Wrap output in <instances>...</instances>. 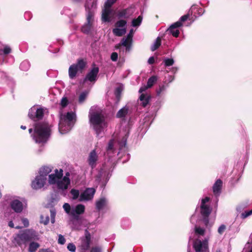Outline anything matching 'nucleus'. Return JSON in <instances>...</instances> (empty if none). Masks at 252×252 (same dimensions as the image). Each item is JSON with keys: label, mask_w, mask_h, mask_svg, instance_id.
<instances>
[{"label": "nucleus", "mask_w": 252, "mask_h": 252, "mask_svg": "<svg viewBox=\"0 0 252 252\" xmlns=\"http://www.w3.org/2000/svg\"><path fill=\"white\" fill-rule=\"evenodd\" d=\"M51 129L46 123H37L34 125L33 139L36 143H46L50 136Z\"/></svg>", "instance_id": "1"}, {"label": "nucleus", "mask_w": 252, "mask_h": 252, "mask_svg": "<svg viewBox=\"0 0 252 252\" xmlns=\"http://www.w3.org/2000/svg\"><path fill=\"white\" fill-rule=\"evenodd\" d=\"M76 121L75 114L67 112L66 115H62L59 124V130L61 134L69 132L73 127Z\"/></svg>", "instance_id": "2"}, {"label": "nucleus", "mask_w": 252, "mask_h": 252, "mask_svg": "<svg viewBox=\"0 0 252 252\" xmlns=\"http://www.w3.org/2000/svg\"><path fill=\"white\" fill-rule=\"evenodd\" d=\"M37 237L36 232L32 229H25L20 231L14 237L13 243L20 247L23 245H26L27 243L35 240Z\"/></svg>", "instance_id": "3"}, {"label": "nucleus", "mask_w": 252, "mask_h": 252, "mask_svg": "<svg viewBox=\"0 0 252 252\" xmlns=\"http://www.w3.org/2000/svg\"><path fill=\"white\" fill-rule=\"evenodd\" d=\"M91 243V235L86 229L85 232V237L81 238V243L79 248L81 252H86L90 248Z\"/></svg>", "instance_id": "4"}, {"label": "nucleus", "mask_w": 252, "mask_h": 252, "mask_svg": "<svg viewBox=\"0 0 252 252\" xmlns=\"http://www.w3.org/2000/svg\"><path fill=\"white\" fill-rule=\"evenodd\" d=\"M193 248L195 252H209L208 242L206 239L203 241L196 239L193 242Z\"/></svg>", "instance_id": "5"}, {"label": "nucleus", "mask_w": 252, "mask_h": 252, "mask_svg": "<svg viewBox=\"0 0 252 252\" xmlns=\"http://www.w3.org/2000/svg\"><path fill=\"white\" fill-rule=\"evenodd\" d=\"M28 116L33 121H37L42 119L44 116V111L41 108H38L32 107L29 110Z\"/></svg>", "instance_id": "6"}, {"label": "nucleus", "mask_w": 252, "mask_h": 252, "mask_svg": "<svg viewBox=\"0 0 252 252\" xmlns=\"http://www.w3.org/2000/svg\"><path fill=\"white\" fill-rule=\"evenodd\" d=\"M92 66L91 70L86 74L84 81H89L91 82H95L96 81L99 69L94 63H93Z\"/></svg>", "instance_id": "7"}, {"label": "nucleus", "mask_w": 252, "mask_h": 252, "mask_svg": "<svg viewBox=\"0 0 252 252\" xmlns=\"http://www.w3.org/2000/svg\"><path fill=\"white\" fill-rule=\"evenodd\" d=\"M90 122L93 125H100L105 121L103 114L98 112H93L89 115Z\"/></svg>", "instance_id": "8"}, {"label": "nucleus", "mask_w": 252, "mask_h": 252, "mask_svg": "<svg viewBox=\"0 0 252 252\" xmlns=\"http://www.w3.org/2000/svg\"><path fill=\"white\" fill-rule=\"evenodd\" d=\"M133 9L128 7L126 8L121 9L116 11V17L118 19L126 20L129 19L133 14Z\"/></svg>", "instance_id": "9"}, {"label": "nucleus", "mask_w": 252, "mask_h": 252, "mask_svg": "<svg viewBox=\"0 0 252 252\" xmlns=\"http://www.w3.org/2000/svg\"><path fill=\"white\" fill-rule=\"evenodd\" d=\"M95 192V189L93 188H87L80 195V201H88L92 200Z\"/></svg>", "instance_id": "10"}, {"label": "nucleus", "mask_w": 252, "mask_h": 252, "mask_svg": "<svg viewBox=\"0 0 252 252\" xmlns=\"http://www.w3.org/2000/svg\"><path fill=\"white\" fill-rule=\"evenodd\" d=\"M47 178H44L40 175L36 176L32 182V188L34 189H38L43 188L46 183Z\"/></svg>", "instance_id": "11"}, {"label": "nucleus", "mask_w": 252, "mask_h": 252, "mask_svg": "<svg viewBox=\"0 0 252 252\" xmlns=\"http://www.w3.org/2000/svg\"><path fill=\"white\" fill-rule=\"evenodd\" d=\"M157 81L158 77L157 76L153 75L150 77L148 80L147 85H144L140 88L139 90V93H142L147 89L152 88Z\"/></svg>", "instance_id": "12"}, {"label": "nucleus", "mask_w": 252, "mask_h": 252, "mask_svg": "<svg viewBox=\"0 0 252 252\" xmlns=\"http://www.w3.org/2000/svg\"><path fill=\"white\" fill-rule=\"evenodd\" d=\"M182 26V24L180 22H176L170 26L167 31L174 37H177L180 33V31L177 28Z\"/></svg>", "instance_id": "13"}, {"label": "nucleus", "mask_w": 252, "mask_h": 252, "mask_svg": "<svg viewBox=\"0 0 252 252\" xmlns=\"http://www.w3.org/2000/svg\"><path fill=\"white\" fill-rule=\"evenodd\" d=\"M98 160V156L96 153L95 150H93L89 154L88 161L89 165L92 169L96 166V162Z\"/></svg>", "instance_id": "14"}, {"label": "nucleus", "mask_w": 252, "mask_h": 252, "mask_svg": "<svg viewBox=\"0 0 252 252\" xmlns=\"http://www.w3.org/2000/svg\"><path fill=\"white\" fill-rule=\"evenodd\" d=\"M11 208L16 213H21L23 210V204L21 201L19 200L15 199L10 203Z\"/></svg>", "instance_id": "15"}, {"label": "nucleus", "mask_w": 252, "mask_h": 252, "mask_svg": "<svg viewBox=\"0 0 252 252\" xmlns=\"http://www.w3.org/2000/svg\"><path fill=\"white\" fill-rule=\"evenodd\" d=\"M63 176V170H60L59 174H51L49 175L48 182L51 185L57 184L59 179H61Z\"/></svg>", "instance_id": "16"}, {"label": "nucleus", "mask_w": 252, "mask_h": 252, "mask_svg": "<svg viewBox=\"0 0 252 252\" xmlns=\"http://www.w3.org/2000/svg\"><path fill=\"white\" fill-rule=\"evenodd\" d=\"M70 184V179L67 178L66 177H63L62 180L58 181L57 185L59 189H66Z\"/></svg>", "instance_id": "17"}, {"label": "nucleus", "mask_w": 252, "mask_h": 252, "mask_svg": "<svg viewBox=\"0 0 252 252\" xmlns=\"http://www.w3.org/2000/svg\"><path fill=\"white\" fill-rule=\"evenodd\" d=\"M222 186V181L220 179H218L213 187V193L216 196L220 194Z\"/></svg>", "instance_id": "18"}, {"label": "nucleus", "mask_w": 252, "mask_h": 252, "mask_svg": "<svg viewBox=\"0 0 252 252\" xmlns=\"http://www.w3.org/2000/svg\"><path fill=\"white\" fill-rule=\"evenodd\" d=\"M112 12V10L110 8H108L104 6V8L102 12V20L105 22H110L111 21L109 15Z\"/></svg>", "instance_id": "19"}, {"label": "nucleus", "mask_w": 252, "mask_h": 252, "mask_svg": "<svg viewBox=\"0 0 252 252\" xmlns=\"http://www.w3.org/2000/svg\"><path fill=\"white\" fill-rule=\"evenodd\" d=\"M53 167L48 166H43L41 167L39 171V175L44 178H47L46 176L52 171Z\"/></svg>", "instance_id": "20"}, {"label": "nucleus", "mask_w": 252, "mask_h": 252, "mask_svg": "<svg viewBox=\"0 0 252 252\" xmlns=\"http://www.w3.org/2000/svg\"><path fill=\"white\" fill-rule=\"evenodd\" d=\"M200 213L202 216L209 217L211 213V209L209 206H200Z\"/></svg>", "instance_id": "21"}, {"label": "nucleus", "mask_w": 252, "mask_h": 252, "mask_svg": "<svg viewBox=\"0 0 252 252\" xmlns=\"http://www.w3.org/2000/svg\"><path fill=\"white\" fill-rule=\"evenodd\" d=\"M79 70L76 68V66L72 64L68 69V74L70 79H73L76 75Z\"/></svg>", "instance_id": "22"}, {"label": "nucleus", "mask_w": 252, "mask_h": 252, "mask_svg": "<svg viewBox=\"0 0 252 252\" xmlns=\"http://www.w3.org/2000/svg\"><path fill=\"white\" fill-rule=\"evenodd\" d=\"M151 95H140L139 99L141 101V105L143 107H146L149 103Z\"/></svg>", "instance_id": "23"}, {"label": "nucleus", "mask_w": 252, "mask_h": 252, "mask_svg": "<svg viewBox=\"0 0 252 252\" xmlns=\"http://www.w3.org/2000/svg\"><path fill=\"white\" fill-rule=\"evenodd\" d=\"M73 64L75 65V66H76V68L79 70H82L85 68L87 64V63L83 59H79L77 60V63H74Z\"/></svg>", "instance_id": "24"}, {"label": "nucleus", "mask_w": 252, "mask_h": 252, "mask_svg": "<svg viewBox=\"0 0 252 252\" xmlns=\"http://www.w3.org/2000/svg\"><path fill=\"white\" fill-rule=\"evenodd\" d=\"M112 32L115 35L117 36H122L126 33V30L125 28L119 29V28L116 27L113 29Z\"/></svg>", "instance_id": "25"}, {"label": "nucleus", "mask_w": 252, "mask_h": 252, "mask_svg": "<svg viewBox=\"0 0 252 252\" xmlns=\"http://www.w3.org/2000/svg\"><path fill=\"white\" fill-rule=\"evenodd\" d=\"M128 109L124 107L119 110L116 114V116L117 118H122L125 117L127 114L128 113Z\"/></svg>", "instance_id": "26"}, {"label": "nucleus", "mask_w": 252, "mask_h": 252, "mask_svg": "<svg viewBox=\"0 0 252 252\" xmlns=\"http://www.w3.org/2000/svg\"><path fill=\"white\" fill-rule=\"evenodd\" d=\"M39 247L40 245L39 243L35 242H32L29 244L28 251L29 252H35Z\"/></svg>", "instance_id": "27"}, {"label": "nucleus", "mask_w": 252, "mask_h": 252, "mask_svg": "<svg viewBox=\"0 0 252 252\" xmlns=\"http://www.w3.org/2000/svg\"><path fill=\"white\" fill-rule=\"evenodd\" d=\"M71 211L79 215L82 214L85 212V206L82 204H78L75 207V209L72 210Z\"/></svg>", "instance_id": "28"}, {"label": "nucleus", "mask_w": 252, "mask_h": 252, "mask_svg": "<svg viewBox=\"0 0 252 252\" xmlns=\"http://www.w3.org/2000/svg\"><path fill=\"white\" fill-rule=\"evenodd\" d=\"M106 199L101 198L96 202V208L98 210L102 209L106 205Z\"/></svg>", "instance_id": "29"}, {"label": "nucleus", "mask_w": 252, "mask_h": 252, "mask_svg": "<svg viewBox=\"0 0 252 252\" xmlns=\"http://www.w3.org/2000/svg\"><path fill=\"white\" fill-rule=\"evenodd\" d=\"M161 39L160 37H158L154 44L151 46V50L152 51H155L157 50L161 45Z\"/></svg>", "instance_id": "30"}, {"label": "nucleus", "mask_w": 252, "mask_h": 252, "mask_svg": "<svg viewBox=\"0 0 252 252\" xmlns=\"http://www.w3.org/2000/svg\"><path fill=\"white\" fill-rule=\"evenodd\" d=\"M92 28V24L86 23L81 28V31L84 33L88 34Z\"/></svg>", "instance_id": "31"}, {"label": "nucleus", "mask_w": 252, "mask_h": 252, "mask_svg": "<svg viewBox=\"0 0 252 252\" xmlns=\"http://www.w3.org/2000/svg\"><path fill=\"white\" fill-rule=\"evenodd\" d=\"M143 17L139 15L136 19H134L132 21V25L133 27H137L140 26L142 21Z\"/></svg>", "instance_id": "32"}, {"label": "nucleus", "mask_w": 252, "mask_h": 252, "mask_svg": "<svg viewBox=\"0 0 252 252\" xmlns=\"http://www.w3.org/2000/svg\"><path fill=\"white\" fill-rule=\"evenodd\" d=\"M126 20L124 19H119L115 24L116 28H124L126 25Z\"/></svg>", "instance_id": "33"}, {"label": "nucleus", "mask_w": 252, "mask_h": 252, "mask_svg": "<svg viewBox=\"0 0 252 252\" xmlns=\"http://www.w3.org/2000/svg\"><path fill=\"white\" fill-rule=\"evenodd\" d=\"M49 217L48 215L44 216V215H41L40 216V223H43L44 225H47L49 222Z\"/></svg>", "instance_id": "34"}, {"label": "nucleus", "mask_w": 252, "mask_h": 252, "mask_svg": "<svg viewBox=\"0 0 252 252\" xmlns=\"http://www.w3.org/2000/svg\"><path fill=\"white\" fill-rule=\"evenodd\" d=\"M190 15H192V11L189 10L187 14L182 16L178 22H180L182 24V22H185L189 18Z\"/></svg>", "instance_id": "35"}, {"label": "nucleus", "mask_w": 252, "mask_h": 252, "mask_svg": "<svg viewBox=\"0 0 252 252\" xmlns=\"http://www.w3.org/2000/svg\"><path fill=\"white\" fill-rule=\"evenodd\" d=\"M124 85L122 84H119L115 89V94H121L124 90Z\"/></svg>", "instance_id": "36"}, {"label": "nucleus", "mask_w": 252, "mask_h": 252, "mask_svg": "<svg viewBox=\"0 0 252 252\" xmlns=\"http://www.w3.org/2000/svg\"><path fill=\"white\" fill-rule=\"evenodd\" d=\"M167 86V85H159L158 88L157 89V94H160L161 93H164Z\"/></svg>", "instance_id": "37"}, {"label": "nucleus", "mask_w": 252, "mask_h": 252, "mask_svg": "<svg viewBox=\"0 0 252 252\" xmlns=\"http://www.w3.org/2000/svg\"><path fill=\"white\" fill-rule=\"evenodd\" d=\"M132 40H130L127 38V37H126V38H123L121 41V45H122L124 46H125L126 45H128V44L132 43Z\"/></svg>", "instance_id": "38"}, {"label": "nucleus", "mask_w": 252, "mask_h": 252, "mask_svg": "<svg viewBox=\"0 0 252 252\" xmlns=\"http://www.w3.org/2000/svg\"><path fill=\"white\" fill-rule=\"evenodd\" d=\"M117 0H106L104 3V6L110 8L117 1Z\"/></svg>", "instance_id": "39"}, {"label": "nucleus", "mask_w": 252, "mask_h": 252, "mask_svg": "<svg viewBox=\"0 0 252 252\" xmlns=\"http://www.w3.org/2000/svg\"><path fill=\"white\" fill-rule=\"evenodd\" d=\"M70 193L72 195L73 199H76L79 195V190L75 189H72Z\"/></svg>", "instance_id": "40"}, {"label": "nucleus", "mask_w": 252, "mask_h": 252, "mask_svg": "<svg viewBox=\"0 0 252 252\" xmlns=\"http://www.w3.org/2000/svg\"><path fill=\"white\" fill-rule=\"evenodd\" d=\"M93 126H94V128L95 130L97 135H98L99 134V133L102 131V129H103V127L101 126V125H93Z\"/></svg>", "instance_id": "41"}, {"label": "nucleus", "mask_w": 252, "mask_h": 252, "mask_svg": "<svg viewBox=\"0 0 252 252\" xmlns=\"http://www.w3.org/2000/svg\"><path fill=\"white\" fill-rule=\"evenodd\" d=\"M195 232L200 235L203 236L205 234V229L200 227H196L195 228Z\"/></svg>", "instance_id": "42"}, {"label": "nucleus", "mask_w": 252, "mask_h": 252, "mask_svg": "<svg viewBox=\"0 0 252 252\" xmlns=\"http://www.w3.org/2000/svg\"><path fill=\"white\" fill-rule=\"evenodd\" d=\"M164 63L166 66H170L173 64L174 60L172 59H167L164 60Z\"/></svg>", "instance_id": "43"}, {"label": "nucleus", "mask_w": 252, "mask_h": 252, "mask_svg": "<svg viewBox=\"0 0 252 252\" xmlns=\"http://www.w3.org/2000/svg\"><path fill=\"white\" fill-rule=\"evenodd\" d=\"M251 215H252V209L250 211H245L242 213L241 217L243 219H245Z\"/></svg>", "instance_id": "44"}, {"label": "nucleus", "mask_w": 252, "mask_h": 252, "mask_svg": "<svg viewBox=\"0 0 252 252\" xmlns=\"http://www.w3.org/2000/svg\"><path fill=\"white\" fill-rule=\"evenodd\" d=\"M67 248L68 250V251L72 252H75L76 250V246L73 243L68 244Z\"/></svg>", "instance_id": "45"}, {"label": "nucleus", "mask_w": 252, "mask_h": 252, "mask_svg": "<svg viewBox=\"0 0 252 252\" xmlns=\"http://www.w3.org/2000/svg\"><path fill=\"white\" fill-rule=\"evenodd\" d=\"M63 208L64 210V211L67 213V214L70 213V206L68 203H65L63 205Z\"/></svg>", "instance_id": "46"}, {"label": "nucleus", "mask_w": 252, "mask_h": 252, "mask_svg": "<svg viewBox=\"0 0 252 252\" xmlns=\"http://www.w3.org/2000/svg\"><path fill=\"white\" fill-rule=\"evenodd\" d=\"M226 229V226L221 224L218 228V232L220 234H222Z\"/></svg>", "instance_id": "47"}, {"label": "nucleus", "mask_w": 252, "mask_h": 252, "mask_svg": "<svg viewBox=\"0 0 252 252\" xmlns=\"http://www.w3.org/2000/svg\"><path fill=\"white\" fill-rule=\"evenodd\" d=\"M11 52V49L8 46H5L3 49V54L4 55H8Z\"/></svg>", "instance_id": "48"}, {"label": "nucleus", "mask_w": 252, "mask_h": 252, "mask_svg": "<svg viewBox=\"0 0 252 252\" xmlns=\"http://www.w3.org/2000/svg\"><path fill=\"white\" fill-rule=\"evenodd\" d=\"M68 104V99L66 97H63L62 99L61 104L63 107H65Z\"/></svg>", "instance_id": "49"}, {"label": "nucleus", "mask_w": 252, "mask_h": 252, "mask_svg": "<svg viewBox=\"0 0 252 252\" xmlns=\"http://www.w3.org/2000/svg\"><path fill=\"white\" fill-rule=\"evenodd\" d=\"M70 215L73 217V219L75 220H78L80 219L79 214H76L74 212L71 211Z\"/></svg>", "instance_id": "50"}, {"label": "nucleus", "mask_w": 252, "mask_h": 252, "mask_svg": "<svg viewBox=\"0 0 252 252\" xmlns=\"http://www.w3.org/2000/svg\"><path fill=\"white\" fill-rule=\"evenodd\" d=\"M118 54L116 52H113L111 55V59L113 62L117 61L118 59Z\"/></svg>", "instance_id": "51"}, {"label": "nucleus", "mask_w": 252, "mask_h": 252, "mask_svg": "<svg viewBox=\"0 0 252 252\" xmlns=\"http://www.w3.org/2000/svg\"><path fill=\"white\" fill-rule=\"evenodd\" d=\"M65 242V239L62 235H60L59 236L58 243L60 244L63 245Z\"/></svg>", "instance_id": "52"}, {"label": "nucleus", "mask_w": 252, "mask_h": 252, "mask_svg": "<svg viewBox=\"0 0 252 252\" xmlns=\"http://www.w3.org/2000/svg\"><path fill=\"white\" fill-rule=\"evenodd\" d=\"M90 252H101V249L99 247H93L92 248Z\"/></svg>", "instance_id": "53"}, {"label": "nucleus", "mask_w": 252, "mask_h": 252, "mask_svg": "<svg viewBox=\"0 0 252 252\" xmlns=\"http://www.w3.org/2000/svg\"><path fill=\"white\" fill-rule=\"evenodd\" d=\"M210 199V198L209 197H206L204 198H203L201 200V205H203V206H208L207 205H206L205 204H206V203H207L208 201H209Z\"/></svg>", "instance_id": "54"}, {"label": "nucleus", "mask_w": 252, "mask_h": 252, "mask_svg": "<svg viewBox=\"0 0 252 252\" xmlns=\"http://www.w3.org/2000/svg\"><path fill=\"white\" fill-rule=\"evenodd\" d=\"M50 212H51V221L52 223H54L55 221V218L56 213L54 211H52V210H51Z\"/></svg>", "instance_id": "55"}, {"label": "nucleus", "mask_w": 252, "mask_h": 252, "mask_svg": "<svg viewBox=\"0 0 252 252\" xmlns=\"http://www.w3.org/2000/svg\"><path fill=\"white\" fill-rule=\"evenodd\" d=\"M93 14H92L91 12H89L87 15V23H88V24H92L91 23V20L93 18Z\"/></svg>", "instance_id": "56"}, {"label": "nucleus", "mask_w": 252, "mask_h": 252, "mask_svg": "<svg viewBox=\"0 0 252 252\" xmlns=\"http://www.w3.org/2000/svg\"><path fill=\"white\" fill-rule=\"evenodd\" d=\"M22 221L25 227H28L29 225V222L27 218H23Z\"/></svg>", "instance_id": "57"}, {"label": "nucleus", "mask_w": 252, "mask_h": 252, "mask_svg": "<svg viewBox=\"0 0 252 252\" xmlns=\"http://www.w3.org/2000/svg\"><path fill=\"white\" fill-rule=\"evenodd\" d=\"M133 35V30L131 29L128 33V34L127 35L126 37L128 39L132 40V37Z\"/></svg>", "instance_id": "58"}, {"label": "nucleus", "mask_w": 252, "mask_h": 252, "mask_svg": "<svg viewBox=\"0 0 252 252\" xmlns=\"http://www.w3.org/2000/svg\"><path fill=\"white\" fill-rule=\"evenodd\" d=\"M208 217H205V216H203V221L204 222V223L205 224V225L206 226H207L208 223H209V219H208Z\"/></svg>", "instance_id": "59"}, {"label": "nucleus", "mask_w": 252, "mask_h": 252, "mask_svg": "<svg viewBox=\"0 0 252 252\" xmlns=\"http://www.w3.org/2000/svg\"><path fill=\"white\" fill-rule=\"evenodd\" d=\"M155 58L154 57H151L149 59H148V63H149V64H153L155 63Z\"/></svg>", "instance_id": "60"}, {"label": "nucleus", "mask_w": 252, "mask_h": 252, "mask_svg": "<svg viewBox=\"0 0 252 252\" xmlns=\"http://www.w3.org/2000/svg\"><path fill=\"white\" fill-rule=\"evenodd\" d=\"M87 95H79V101L80 103H82L86 98Z\"/></svg>", "instance_id": "61"}, {"label": "nucleus", "mask_w": 252, "mask_h": 252, "mask_svg": "<svg viewBox=\"0 0 252 252\" xmlns=\"http://www.w3.org/2000/svg\"><path fill=\"white\" fill-rule=\"evenodd\" d=\"M126 142V138L125 137H123L122 139V143L123 144V146H125Z\"/></svg>", "instance_id": "62"}, {"label": "nucleus", "mask_w": 252, "mask_h": 252, "mask_svg": "<svg viewBox=\"0 0 252 252\" xmlns=\"http://www.w3.org/2000/svg\"><path fill=\"white\" fill-rule=\"evenodd\" d=\"M131 44H132V43H130V44H128V45H126L125 46V47H126V51H130V50L131 49Z\"/></svg>", "instance_id": "63"}, {"label": "nucleus", "mask_w": 252, "mask_h": 252, "mask_svg": "<svg viewBox=\"0 0 252 252\" xmlns=\"http://www.w3.org/2000/svg\"><path fill=\"white\" fill-rule=\"evenodd\" d=\"M38 252H53L52 251H50L48 249H41Z\"/></svg>", "instance_id": "64"}]
</instances>
